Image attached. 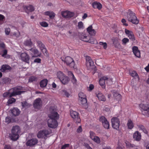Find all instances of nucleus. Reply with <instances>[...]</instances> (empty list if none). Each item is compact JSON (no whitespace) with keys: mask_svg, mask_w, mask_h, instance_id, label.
Returning <instances> with one entry per match:
<instances>
[{"mask_svg":"<svg viewBox=\"0 0 149 149\" xmlns=\"http://www.w3.org/2000/svg\"><path fill=\"white\" fill-rule=\"evenodd\" d=\"M71 78H72L71 80L72 82L73 83V84H76L77 83V80L74 77V76Z\"/></svg>","mask_w":149,"mask_h":149,"instance_id":"53","label":"nucleus"},{"mask_svg":"<svg viewBox=\"0 0 149 149\" xmlns=\"http://www.w3.org/2000/svg\"><path fill=\"white\" fill-rule=\"evenodd\" d=\"M22 60L26 63H29V56L26 53H23L21 55Z\"/></svg>","mask_w":149,"mask_h":149,"instance_id":"21","label":"nucleus"},{"mask_svg":"<svg viewBox=\"0 0 149 149\" xmlns=\"http://www.w3.org/2000/svg\"><path fill=\"white\" fill-rule=\"evenodd\" d=\"M56 75L58 78L61 80L65 76V75L61 71H59L57 72L56 73Z\"/></svg>","mask_w":149,"mask_h":149,"instance_id":"37","label":"nucleus"},{"mask_svg":"<svg viewBox=\"0 0 149 149\" xmlns=\"http://www.w3.org/2000/svg\"><path fill=\"white\" fill-rule=\"evenodd\" d=\"M125 33L129 39L132 41H134L135 40V37L132 31L125 29Z\"/></svg>","mask_w":149,"mask_h":149,"instance_id":"13","label":"nucleus"},{"mask_svg":"<svg viewBox=\"0 0 149 149\" xmlns=\"http://www.w3.org/2000/svg\"><path fill=\"white\" fill-rule=\"evenodd\" d=\"M24 44L25 46L31 47L33 45V42L30 38L26 40L24 42Z\"/></svg>","mask_w":149,"mask_h":149,"instance_id":"32","label":"nucleus"},{"mask_svg":"<svg viewBox=\"0 0 149 149\" xmlns=\"http://www.w3.org/2000/svg\"><path fill=\"white\" fill-rule=\"evenodd\" d=\"M125 143L126 144V147L129 148L134 147L135 146L134 145L131 144L129 142L127 141H125Z\"/></svg>","mask_w":149,"mask_h":149,"instance_id":"43","label":"nucleus"},{"mask_svg":"<svg viewBox=\"0 0 149 149\" xmlns=\"http://www.w3.org/2000/svg\"><path fill=\"white\" fill-rule=\"evenodd\" d=\"M69 146L70 144H65L61 147V149H66L69 147Z\"/></svg>","mask_w":149,"mask_h":149,"instance_id":"54","label":"nucleus"},{"mask_svg":"<svg viewBox=\"0 0 149 149\" xmlns=\"http://www.w3.org/2000/svg\"><path fill=\"white\" fill-rule=\"evenodd\" d=\"M29 50L32 52L34 56H32L33 57H40L41 54L39 53L38 50L36 48H32Z\"/></svg>","mask_w":149,"mask_h":149,"instance_id":"18","label":"nucleus"},{"mask_svg":"<svg viewBox=\"0 0 149 149\" xmlns=\"http://www.w3.org/2000/svg\"><path fill=\"white\" fill-rule=\"evenodd\" d=\"M132 51L135 56L138 58H140L141 56L140 52L138 49V47L134 46L132 47Z\"/></svg>","mask_w":149,"mask_h":149,"instance_id":"24","label":"nucleus"},{"mask_svg":"<svg viewBox=\"0 0 149 149\" xmlns=\"http://www.w3.org/2000/svg\"><path fill=\"white\" fill-rule=\"evenodd\" d=\"M61 15L62 16L64 17L65 18H70L74 16V13L72 12L66 11L62 12Z\"/></svg>","mask_w":149,"mask_h":149,"instance_id":"12","label":"nucleus"},{"mask_svg":"<svg viewBox=\"0 0 149 149\" xmlns=\"http://www.w3.org/2000/svg\"><path fill=\"white\" fill-rule=\"evenodd\" d=\"M112 40L115 47L118 48L120 47L119 39L117 38H113L112 39Z\"/></svg>","mask_w":149,"mask_h":149,"instance_id":"23","label":"nucleus"},{"mask_svg":"<svg viewBox=\"0 0 149 149\" xmlns=\"http://www.w3.org/2000/svg\"><path fill=\"white\" fill-rule=\"evenodd\" d=\"M39 24L41 26L43 27H46L48 26V24L47 22L44 21L40 22Z\"/></svg>","mask_w":149,"mask_h":149,"instance_id":"47","label":"nucleus"},{"mask_svg":"<svg viewBox=\"0 0 149 149\" xmlns=\"http://www.w3.org/2000/svg\"><path fill=\"white\" fill-rule=\"evenodd\" d=\"M11 81V79L8 77H6L0 80V84H9Z\"/></svg>","mask_w":149,"mask_h":149,"instance_id":"26","label":"nucleus"},{"mask_svg":"<svg viewBox=\"0 0 149 149\" xmlns=\"http://www.w3.org/2000/svg\"><path fill=\"white\" fill-rule=\"evenodd\" d=\"M51 132L47 130H43L39 131L37 134V137L38 138H44L46 139L47 138V136L49 135Z\"/></svg>","mask_w":149,"mask_h":149,"instance_id":"5","label":"nucleus"},{"mask_svg":"<svg viewBox=\"0 0 149 149\" xmlns=\"http://www.w3.org/2000/svg\"><path fill=\"white\" fill-rule=\"evenodd\" d=\"M139 106L141 109V110L143 114L142 110L147 111L149 115V104H144L141 103L139 105Z\"/></svg>","mask_w":149,"mask_h":149,"instance_id":"16","label":"nucleus"},{"mask_svg":"<svg viewBox=\"0 0 149 149\" xmlns=\"http://www.w3.org/2000/svg\"><path fill=\"white\" fill-rule=\"evenodd\" d=\"M11 69V68L8 65H3L1 67V71L4 72L6 70H10Z\"/></svg>","mask_w":149,"mask_h":149,"instance_id":"28","label":"nucleus"},{"mask_svg":"<svg viewBox=\"0 0 149 149\" xmlns=\"http://www.w3.org/2000/svg\"><path fill=\"white\" fill-rule=\"evenodd\" d=\"M48 83V80L46 79H44L40 81V86L41 88L46 87Z\"/></svg>","mask_w":149,"mask_h":149,"instance_id":"33","label":"nucleus"},{"mask_svg":"<svg viewBox=\"0 0 149 149\" xmlns=\"http://www.w3.org/2000/svg\"><path fill=\"white\" fill-rule=\"evenodd\" d=\"M3 53L2 55V56L6 58V55L7 53V50L6 49L4 50L3 51Z\"/></svg>","mask_w":149,"mask_h":149,"instance_id":"58","label":"nucleus"},{"mask_svg":"<svg viewBox=\"0 0 149 149\" xmlns=\"http://www.w3.org/2000/svg\"><path fill=\"white\" fill-rule=\"evenodd\" d=\"M4 149H12V148L10 145H6L4 146Z\"/></svg>","mask_w":149,"mask_h":149,"instance_id":"62","label":"nucleus"},{"mask_svg":"<svg viewBox=\"0 0 149 149\" xmlns=\"http://www.w3.org/2000/svg\"><path fill=\"white\" fill-rule=\"evenodd\" d=\"M5 20V16L1 14H0V25L2 24Z\"/></svg>","mask_w":149,"mask_h":149,"instance_id":"42","label":"nucleus"},{"mask_svg":"<svg viewBox=\"0 0 149 149\" xmlns=\"http://www.w3.org/2000/svg\"><path fill=\"white\" fill-rule=\"evenodd\" d=\"M127 125L128 128L130 129H132L134 127V123L130 119L128 120Z\"/></svg>","mask_w":149,"mask_h":149,"instance_id":"34","label":"nucleus"},{"mask_svg":"<svg viewBox=\"0 0 149 149\" xmlns=\"http://www.w3.org/2000/svg\"><path fill=\"white\" fill-rule=\"evenodd\" d=\"M111 122L112 127L116 130H119L120 122L119 119L118 117H113L111 119Z\"/></svg>","mask_w":149,"mask_h":149,"instance_id":"4","label":"nucleus"},{"mask_svg":"<svg viewBox=\"0 0 149 149\" xmlns=\"http://www.w3.org/2000/svg\"><path fill=\"white\" fill-rule=\"evenodd\" d=\"M68 75L70 77H72L74 76L72 72L70 71L68 72Z\"/></svg>","mask_w":149,"mask_h":149,"instance_id":"63","label":"nucleus"},{"mask_svg":"<svg viewBox=\"0 0 149 149\" xmlns=\"http://www.w3.org/2000/svg\"><path fill=\"white\" fill-rule=\"evenodd\" d=\"M70 115L74 121L76 123H79L81 122V119L79 116V113L77 111L72 110L70 111Z\"/></svg>","mask_w":149,"mask_h":149,"instance_id":"9","label":"nucleus"},{"mask_svg":"<svg viewBox=\"0 0 149 149\" xmlns=\"http://www.w3.org/2000/svg\"><path fill=\"white\" fill-rule=\"evenodd\" d=\"M129 42V39L127 38H125L122 40V44L123 45H125L126 43L128 42Z\"/></svg>","mask_w":149,"mask_h":149,"instance_id":"50","label":"nucleus"},{"mask_svg":"<svg viewBox=\"0 0 149 149\" xmlns=\"http://www.w3.org/2000/svg\"><path fill=\"white\" fill-rule=\"evenodd\" d=\"M82 127L81 126H79L77 130V132L78 133H79L82 132Z\"/></svg>","mask_w":149,"mask_h":149,"instance_id":"59","label":"nucleus"},{"mask_svg":"<svg viewBox=\"0 0 149 149\" xmlns=\"http://www.w3.org/2000/svg\"><path fill=\"white\" fill-rule=\"evenodd\" d=\"M79 100L83 108L86 109L88 108V105L86 97L83 98V99H79Z\"/></svg>","mask_w":149,"mask_h":149,"instance_id":"22","label":"nucleus"},{"mask_svg":"<svg viewBox=\"0 0 149 149\" xmlns=\"http://www.w3.org/2000/svg\"><path fill=\"white\" fill-rule=\"evenodd\" d=\"M11 121V118L7 117H6L5 118V122L7 124H8L10 123Z\"/></svg>","mask_w":149,"mask_h":149,"instance_id":"52","label":"nucleus"},{"mask_svg":"<svg viewBox=\"0 0 149 149\" xmlns=\"http://www.w3.org/2000/svg\"><path fill=\"white\" fill-rule=\"evenodd\" d=\"M20 132V128L19 126H14L11 130V133L9 134V137L12 140L16 141L19 137Z\"/></svg>","mask_w":149,"mask_h":149,"instance_id":"3","label":"nucleus"},{"mask_svg":"<svg viewBox=\"0 0 149 149\" xmlns=\"http://www.w3.org/2000/svg\"><path fill=\"white\" fill-rule=\"evenodd\" d=\"M49 118L47 121L48 125L50 128H54L58 126L57 120L59 118V116L57 112L52 111L48 115Z\"/></svg>","mask_w":149,"mask_h":149,"instance_id":"1","label":"nucleus"},{"mask_svg":"<svg viewBox=\"0 0 149 149\" xmlns=\"http://www.w3.org/2000/svg\"><path fill=\"white\" fill-rule=\"evenodd\" d=\"M86 65L87 67L93 66L94 65V62L91 57L88 56L86 57Z\"/></svg>","mask_w":149,"mask_h":149,"instance_id":"17","label":"nucleus"},{"mask_svg":"<svg viewBox=\"0 0 149 149\" xmlns=\"http://www.w3.org/2000/svg\"><path fill=\"white\" fill-rule=\"evenodd\" d=\"M78 27L79 29H84V26L83 23L81 21L79 22L78 24Z\"/></svg>","mask_w":149,"mask_h":149,"instance_id":"46","label":"nucleus"},{"mask_svg":"<svg viewBox=\"0 0 149 149\" xmlns=\"http://www.w3.org/2000/svg\"><path fill=\"white\" fill-rule=\"evenodd\" d=\"M102 125L105 128L107 129H109V124L107 120L102 124Z\"/></svg>","mask_w":149,"mask_h":149,"instance_id":"40","label":"nucleus"},{"mask_svg":"<svg viewBox=\"0 0 149 149\" xmlns=\"http://www.w3.org/2000/svg\"><path fill=\"white\" fill-rule=\"evenodd\" d=\"M92 6L94 8H97L99 10H100L102 8V4L99 2L97 1L93 2L92 4Z\"/></svg>","mask_w":149,"mask_h":149,"instance_id":"19","label":"nucleus"},{"mask_svg":"<svg viewBox=\"0 0 149 149\" xmlns=\"http://www.w3.org/2000/svg\"><path fill=\"white\" fill-rule=\"evenodd\" d=\"M38 142V140L36 139L33 138L28 141L26 143L27 146H33Z\"/></svg>","mask_w":149,"mask_h":149,"instance_id":"15","label":"nucleus"},{"mask_svg":"<svg viewBox=\"0 0 149 149\" xmlns=\"http://www.w3.org/2000/svg\"><path fill=\"white\" fill-rule=\"evenodd\" d=\"M16 101V100L14 98L10 97L8 101V104H10L15 102Z\"/></svg>","mask_w":149,"mask_h":149,"instance_id":"45","label":"nucleus"},{"mask_svg":"<svg viewBox=\"0 0 149 149\" xmlns=\"http://www.w3.org/2000/svg\"><path fill=\"white\" fill-rule=\"evenodd\" d=\"M62 61L71 68H74V62L73 59L70 56H67L65 58H61Z\"/></svg>","mask_w":149,"mask_h":149,"instance_id":"6","label":"nucleus"},{"mask_svg":"<svg viewBox=\"0 0 149 149\" xmlns=\"http://www.w3.org/2000/svg\"><path fill=\"white\" fill-rule=\"evenodd\" d=\"M44 15L49 16L51 19H53L55 16V14L54 12L51 11H47L44 13Z\"/></svg>","mask_w":149,"mask_h":149,"instance_id":"29","label":"nucleus"},{"mask_svg":"<svg viewBox=\"0 0 149 149\" xmlns=\"http://www.w3.org/2000/svg\"><path fill=\"white\" fill-rule=\"evenodd\" d=\"M116 100H120L121 99V95L120 94H118V96L115 98Z\"/></svg>","mask_w":149,"mask_h":149,"instance_id":"61","label":"nucleus"},{"mask_svg":"<svg viewBox=\"0 0 149 149\" xmlns=\"http://www.w3.org/2000/svg\"><path fill=\"white\" fill-rule=\"evenodd\" d=\"M133 138L136 141H140L141 139V133L138 131L135 132L133 135Z\"/></svg>","mask_w":149,"mask_h":149,"instance_id":"25","label":"nucleus"},{"mask_svg":"<svg viewBox=\"0 0 149 149\" xmlns=\"http://www.w3.org/2000/svg\"><path fill=\"white\" fill-rule=\"evenodd\" d=\"M126 20L124 19H122L121 20V22L123 23V25L125 26H127L128 24L126 23Z\"/></svg>","mask_w":149,"mask_h":149,"instance_id":"56","label":"nucleus"},{"mask_svg":"<svg viewBox=\"0 0 149 149\" xmlns=\"http://www.w3.org/2000/svg\"><path fill=\"white\" fill-rule=\"evenodd\" d=\"M23 8L25 12L28 14L30 12H32L34 10V7L31 5L24 6Z\"/></svg>","mask_w":149,"mask_h":149,"instance_id":"20","label":"nucleus"},{"mask_svg":"<svg viewBox=\"0 0 149 149\" xmlns=\"http://www.w3.org/2000/svg\"><path fill=\"white\" fill-rule=\"evenodd\" d=\"M42 106V101L41 99L38 98L35 100L33 104V107L35 109H40Z\"/></svg>","mask_w":149,"mask_h":149,"instance_id":"11","label":"nucleus"},{"mask_svg":"<svg viewBox=\"0 0 149 149\" xmlns=\"http://www.w3.org/2000/svg\"><path fill=\"white\" fill-rule=\"evenodd\" d=\"M130 74L132 77H137V78H139L138 75L135 71H132L130 73Z\"/></svg>","mask_w":149,"mask_h":149,"instance_id":"49","label":"nucleus"},{"mask_svg":"<svg viewBox=\"0 0 149 149\" xmlns=\"http://www.w3.org/2000/svg\"><path fill=\"white\" fill-rule=\"evenodd\" d=\"M21 104L22 107L25 108H28L31 105V104L28 103L26 101L22 102Z\"/></svg>","mask_w":149,"mask_h":149,"instance_id":"39","label":"nucleus"},{"mask_svg":"<svg viewBox=\"0 0 149 149\" xmlns=\"http://www.w3.org/2000/svg\"><path fill=\"white\" fill-rule=\"evenodd\" d=\"M90 137L97 144H99L100 143V139L97 136H95V133L92 131H90Z\"/></svg>","mask_w":149,"mask_h":149,"instance_id":"10","label":"nucleus"},{"mask_svg":"<svg viewBox=\"0 0 149 149\" xmlns=\"http://www.w3.org/2000/svg\"><path fill=\"white\" fill-rule=\"evenodd\" d=\"M144 146L146 147V149H149V143H145Z\"/></svg>","mask_w":149,"mask_h":149,"instance_id":"64","label":"nucleus"},{"mask_svg":"<svg viewBox=\"0 0 149 149\" xmlns=\"http://www.w3.org/2000/svg\"><path fill=\"white\" fill-rule=\"evenodd\" d=\"M139 128L140 130H141L144 133L146 134L148 133V132L144 126L141 125H138Z\"/></svg>","mask_w":149,"mask_h":149,"instance_id":"38","label":"nucleus"},{"mask_svg":"<svg viewBox=\"0 0 149 149\" xmlns=\"http://www.w3.org/2000/svg\"><path fill=\"white\" fill-rule=\"evenodd\" d=\"M11 113L13 116H17L19 114L20 111L18 108H14L11 110Z\"/></svg>","mask_w":149,"mask_h":149,"instance_id":"30","label":"nucleus"},{"mask_svg":"<svg viewBox=\"0 0 149 149\" xmlns=\"http://www.w3.org/2000/svg\"><path fill=\"white\" fill-rule=\"evenodd\" d=\"M81 39L85 42H90L92 44L94 43V42L91 41V38L88 35L85 34L82 36L81 38Z\"/></svg>","mask_w":149,"mask_h":149,"instance_id":"14","label":"nucleus"},{"mask_svg":"<svg viewBox=\"0 0 149 149\" xmlns=\"http://www.w3.org/2000/svg\"><path fill=\"white\" fill-rule=\"evenodd\" d=\"M36 42L37 46L39 48L44 55L46 56L48 55L47 51L45 45L40 40H37Z\"/></svg>","mask_w":149,"mask_h":149,"instance_id":"7","label":"nucleus"},{"mask_svg":"<svg viewBox=\"0 0 149 149\" xmlns=\"http://www.w3.org/2000/svg\"><path fill=\"white\" fill-rule=\"evenodd\" d=\"M79 97V99H83V98H86V96L85 95V94L82 92H80L78 94Z\"/></svg>","mask_w":149,"mask_h":149,"instance_id":"48","label":"nucleus"},{"mask_svg":"<svg viewBox=\"0 0 149 149\" xmlns=\"http://www.w3.org/2000/svg\"><path fill=\"white\" fill-rule=\"evenodd\" d=\"M10 31V29L9 28H6L5 29V32L6 35H8L9 34Z\"/></svg>","mask_w":149,"mask_h":149,"instance_id":"55","label":"nucleus"},{"mask_svg":"<svg viewBox=\"0 0 149 149\" xmlns=\"http://www.w3.org/2000/svg\"><path fill=\"white\" fill-rule=\"evenodd\" d=\"M107 120V118L104 116H102L100 118V121L103 124Z\"/></svg>","mask_w":149,"mask_h":149,"instance_id":"44","label":"nucleus"},{"mask_svg":"<svg viewBox=\"0 0 149 149\" xmlns=\"http://www.w3.org/2000/svg\"><path fill=\"white\" fill-rule=\"evenodd\" d=\"M69 79L68 77L65 75L60 80L62 83L63 84H66L69 82Z\"/></svg>","mask_w":149,"mask_h":149,"instance_id":"31","label":"nucleus"},{"mask_svg":"<svg viewBox=\"0 0 149 149\" xmlns=\"http://www.w3.org/2000/svg\"><path fill=\"white\" fill-rule=\"evenodd\" d=\"M38 79V77L36 76H31L29 79L28 81L29 82L31 83L37 81Z\"/></svg>","mask_w":149,"mask_h":149,"instance_id":"36","label":"nucleus"},{"mask_svg":"<svg viewBox=\"0 0 149 149\" xmlns=\"http://www.w3.org/2000/svg\"><path fill=\"white\" fill-rule=\"evenodd\" d=\"M21 89L20 86L16 87L13 88V91L11 93H9V97H11L17 95H20L24 92L23 91H19Z\"/></svg>","mask_w":149,"mask_h":149,"instance_id":"8","label":"nucleus"},{"mask_svg":"<svg viewBox=\"0 0 149 149\" xmlns=\"http://www.w3.org/2000/svg\"><path fill=\"white\" fill-rule=\"evenodd\" d=\"M97 96L100 100L104 101L106 100L104 96L101 93H99L97 95Z\"/></svg>","mask_w":149,"mask_h":149,"instance_id":"35","label":"nucleus"},{"mask_svg":"<svg viewBox=\"0 0 149 149\" xmlns=\"http://www.w3.org/2000/svg\"><path fill=\"white\" fill-rule=\"evenodd\" d=\"M92 28V26L90 25L87 28V30L88 33L91 36H94L95 35L96 32L94 29H93Z\"/></svg>","mask_w":149,"mask_h":149,"instance_id":"27","label":"nucleus"},{"mask_svg":"<svg viewBox=\"0 0 149 149\" xmlns=\"http://www.w3.org/2000/svg\"><path fill=\"white\" fill-rule=\"evenodd\" d=\"M41 61V59L40 58H36L34 60V62L35 63H40Z\"/></svg>","mask_w":149,"mask_h":149,"instance_id":"60","label":"nucleus"},{"mask_svg":"<svg viewBox=\"0 0 149 149\" xmlns=\"http://www.w3.org/2000/svg\"><path fill=\"white\" fill-rule=\"evenodd\" d=\"M100 45L103 46L104 49H106L107 47V44L106 42H100L99 43Z\"/></svg>","mask_w":149,"mask_h":149,"instance_id":"51","label":"nucleus"},{"mask_svg":"<svg viewBox=\"0 0 149 149\" xmlns=\"http://www.w3.org/2000/svg\"><path fill=\"white\" fill-rule=\"evenodd\" d=\"M63 92L64 95L66 96L67 97H68L70 95V94L68 93L66 91L64 90Z\"/></svg>","mask_w":149,"mask_h":149,"instance_id":"57","label":"nucleus"},{"mask_svg":"<svg viewBox=\"0 0 149 149\" xmlns=\"http://www.w3.org/2000/svg\"><path fill=\"white\" fill-rule=\"evenodd\" d=\"M126 17L128 21L134 24H137L139 22V20L135 14L130 10H129L127 13Z\"/></svg>","mask_w":149,"mask_h":149,"instance_id":"2","label":"nucleus"},{"mask_svg":"<svg viewBox=\"0 0 149 149\" xmlns=\"http://www.w3.org/2000/svg\"><path fill=\"white\" fill-rule=\"evenodd\" d=\"M99 83L102 88H105V81H104V80H103L102 79H100L99 81Z\"/></svg>","mask_w":149,"mask_h":149,"instance_id":"41","label":"nucleus"}]
</instances>
